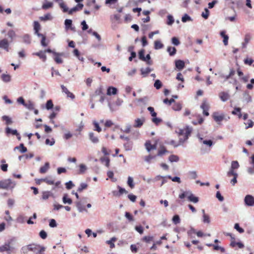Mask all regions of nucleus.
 Here are the masks:
<instances>
[{
	"instance_id": "obj_35",
	"label": "nucleus",
	"mask_w": 254,
	"mask_h": 254,
	"mask_svg": "<svg viewBox=\"0 0 254 254\" xmlns=\"http://www.w3.org/2000/svg\"><path fill=\"white\" fill-rule=\"evenodd\" d=\"M188 200L190 201H191V202H192L193 203H197L199 201V198L198 197L194 196L192 193L191 194H190V195L189 196V198L188 199Z\"/></svg>"
},
{
	"instance_id": "obj_25",
	"label": "nucleus",
	"mask_w": 254,
	"mask_h": 254,
	"mask_svg": "<svg viewBox=\"0 0 254 254\" xmlns=\"http://www.w3.org/2000/svg\"><path fill=\"white\" fill-rule=\"evenodd\" d=\"M191 194V192L190 191H185L183 193L179 194V197L181 199H183L185 197H187L188 199L189 198V196Z\"/></svg>"
},
{
	"instance_id": "obj_29",
	"label": "nucleus",
	"mask_w": 254,
	"mask_h": 254,
	"mask_svg": "<svg viewBox=\"0 0 254 254\" xmlns=\"http://www.w3.org/2000/svg\"><path fill=\"white\" fill-rule=\"evenodd\" d=\"M116 241L117 238L115 237H113L110 240L107 241L106 243L110 245V248L113 249L115 247L114 242H116Z\"/></svg>"
},
{
	"instance_id": "obj_7",
	"label": "nucleus",
	"mask_w": 254,
	"mask_h": 254,
	"mask_svg": "<svg viewBox=\"0 0 254 254\" xmlns=\"http://www.w3.org/2000/svg\"><path fill=\"white\" fill-rule=\"evenodd\" d=\"M145 121V120L144 117L135 119L133 127H140L143 125Z\"/></svg>"
},
{
	"instance_id": "obj_46",
	"label": "nucleus",
	"mask_w": 254,
	"mask_h": 254,
	"mask_svg": "<svg viewBox=\"0 0 254 254\" xmlns=\"http://www.w3.org/2000/svg\"><path fill=\"white\" fill-rule=\"evenodd\" d=\"M173 222L175 224H178L180 223V218L178 215H175L173 216L172 219Z\"/></svg>"
},
{
	"instance_id": "obj_4",
	"label": "nucleus",
	"mask_w": 254,
	"mask_h": 254,
	"mask_svg": "<svg viewBox=\"0 0 254 254\" xmlns=\"http://www.w3.org/2000/svg\"><path fill=\"white\" fill-rule=\"evenodd\" d=\"M200 107L203 110V114L205 116H208L209 115L208 110L210 108V106L206 99L203 100Z\"/></svg>"
},
{
	"instance_id": "obj_34",
	"label": "nucleus",
	"mask_w": 254,
	"mask_h": 254,
	"mask_svg": "<svg viewBox=\"0 0 254 254\" xmlns=\"http://www.w3.org/2000/svg\"><path fill=\"white\" fill-rule=\"evenodd\" d=\"M151 70L149 67H147L145 69L142 68L141 69V75H142L143 77H145L151 72Z\"/></svg>"
},
{
	"instance_id": "obj_49",
	"label": "nucleus",
	"mask_w": 254,
	"mask_h": 254,
	"mask_svg": "<svg viewBox=\"0 0 254 254\" xmlns=\"http://www.w3.org/2000/svg\"><path fill=\"white\" fill-rule=\"evenodd\" d=\"M172 108L175 111H179L182 109V105L179 103H175Z\"/></svg>"
},
{
	"instance_id": "obj_39",
	"label": "nucleus",
	"mask_w": 254,
	"mask_h": 254,
	"mask_svg": "<svg viewBox=\"0 0 254 254\" xmlns=\"http://www.w3.org/2000/svg\"><path fill=\"white\" fill-rule=\"evenodd\" d=\"M63 202L65 203H68L69 204H70L72 203V200L70 198L67 197V196L66 194L64 195L63 198Z\"/></svg>"
},
{
	"instance_id": "obj_14",
	"label": "nucleus",
	"mask_w": 254,
	"mask_h": 254,
	"mask_svg": "<svg viewBox=\"0 0 254 254\" xmlns=\"http://www.w3.org/2000/svg\"><path fill=\"white\" fill-rule=\"evenodd\" d=\"M46 2L44 3L42 5V8L44 10H47L48 9L52 8L54 5V3L52 1H48V0H45Z\"/></svg>"
},
{
	"instance_id": "obj_16",
	"label": "nucleus",
	"mask_w": 254,
	"mask_h": 254,
	"mask_svg": "<svg viewBox=\"0 0 254 254\" xmlns=\"http://www.w3.org/2000/svg\"><path fill=\"white\" fill-rule=\"evenodd\" d=\"M232 114L237 116L239 119L242 118L241 109L239 107H235L234 110L232 111Z\"/></svg>"
},
{
	"instance_id": "obj_44",
	"label": "nucleus",
	"mask_w": 254,
	"mask_h": 254,
	"mask_svg": "<svg viewBox=\"0 0 254 254\" xmlns=\"http://www.w3.org/2000/svg\"><path fill=\"white\" fill-rule=\"evenodd\" d=\"M88 185L85 183H81L77 189L78 192H81L83 190L87 188Z\"/></svg>"
},
{
	"instance_id": "obj_30",
	"label": "nucleus",
	"mask_w": 254,
	"mask_h": 254,
	"mask_svg": "<svg viewBox=\"0 0 254 254\" xmlns=\"http://www.w3.org/2000/svg\"><path fill=\"white\" fill-rule=\"evenodd\" d=\"M167 52L169 53L170 56H173L176 54L177 50L175 47H168Z\"/></svg>"
},
{
	"instance_id": "obj_51",
	"label": "nucleus",
	"mask_w": 254,
	"mask_h": 254,
	"mask_svg": "<svg viewBox=\"0 0 254 254\" xmlns=\"http://www.w3.org/2000/svg\"><path fill=\"white\" fill-rule=\"evenodd\" d=\"M227 175L228 177H230L231 176L235 177L238 176V174L234 170L230 169L227 172Z\"/></svg>"
},
{
	"instance_id": "obj_56",
	"label": "nucleus",
	"mask_w": 254,
	"mask_h": 254,
	"mask_svg": "<svg viewBox=\"0 0 254 254\" xmlns=\"http://www.w3.org/2000/svg\"><path fill=\"white\" fill-rule=\"evenodd\" d=\"M174 22V19L172 15H168L167 16V23L168 25H172Z\"/></svg>"
},
{
	"instance_id": "obj_28",
	"label": "nucleus",
	"mask_w": 254,
	"mask_h": 254,
	"mask_svg": "<svg viewBox=\"0 0 254 254\" xmlns=\"http://www.w3.org/2000/svg\"><path fill=\"white\" fill-rule=\"evenodd\" d=\"M164 47V45L161 43L160 41L156 40L154 42V49L156 50H159L162 49Z\"/></svg>"
},
{
	"instance_id": "obj_38",
	"label": "nucleus",
	"mask_w": 254,
	"mask_h": 254,
	"mask_svg": "<svg viewBox=\"0 0 254 254\" xmlns=\"http://www.w3.org/2000/svg\"><path fill=\"white\" fill-rule=\"evenodd\" d=\"M59 5H60V7L62 9H63V11L64 12H68V11H69L68 8L67 7V6L66 5V4L64 2H60Z\"/></svg>"
},
{
	"instance_id": "obj_31",
	"label": "nucleus",
	"mask_w": 254,
	"mask_h": 254,
	"mask_svg": "<svg viewBox=\"0 0 254 254\" xmlns=\"http://www.w3.org/2000/svg\"><path fill=\"white\" fill-rule=\"evenodd\" d=\"M1 78L3 81L5 82H8L10 81L11 76L9 74H2L1 76Z\"/></svg>"
},
{
	"instance_id": "obj_17",
	"label": "nucleus",
	"mask_w": 254,
	"mask_h": 254,
	"mask_svg": "<svg viewBox=\"0 0 254 254\" xmlns=\"http://www.w3.org/2000/svg\"><path fill=\"white\" fill-rule=\"evenodd\" d=\"M2 252H9L12 249V247L10 246V243L8 242L7 243L4 244L3 246H1Z\"/></svg>"
},
{
	"instance_id": "obj_11",
	"label": "nucleus",
	"mask_w": 254,
	"mask_h": 254,
	"mask_svg": "<svg viewBox=\"0 0 254 254\" xmlns=\"http://www.w3.org/2000/svg\"><path fill=\"white\" fill-rule=\"evenodd\" d=\"M167 153H168V151L166 147L164 145H160L158 150L157 156H162Z\"/></svg>"
},
{
	"instance_id": "obj_2",
	"label": "nucleus",
	"mask_w": 254,
	"mask_h": 254,
	"mask_svg": "<svg viewBox=\"0 0 254 254\" xmlns=\"http://www.w3.org/2000/svg\"><path fill=\"white\" fill-rule=\"evenodd\" d=\"M213 119L218 124L220 125L221 122L225 119V115L223 113H220L218 112H214L212 115Z\"/></svg>"
},
{
	"instance_id": "obj_57",
	"label": "nucleus",
	"mask_w": 254,
	"mask_h": 254,
	"mask_svg": "<svg viewBox=\"0 0 254 254\" xmlns=\"http://www.w3.org/2000/svg\"><path fill=\"white\" fill-rule=\"evenodd\" d=\"M203 222L205 223H209L210 221V218L208 215L207 214H204L203 215Z\"/></svg>"
},
{
	"instance_id": "obj_33",
	"label": "nucleus",
	"mask_w": 254,
	"mask_h": 254,
	"mask_svg": "<svg viewBox=\"0 0 254 254\" xmlns=\"http://www.w3.org/2000/svg\"><path fill=\"white\" fill-rule=\"evenodd\" d=\"M61 55V54L57 53H54V55L55 56L54 60L57 64H62L63 62V60L60 57Z\"/></svg>"
},
{
	"instance_id": "obj_48",
	"label": "nucleus",
	"mask_w": 254,
	"mask_h": 254,
	"mask_svg": "<svg viewBox=\"0 0 254 254\" xmlns=\"http://www.w3.org/2000/svg\"><path fill=\"white\" fill-rule=\"evenodd\" d=\"M41 180H43V182H45L48 185H52L55 184L54 180L50 179H49L48 178H44V179H42Z\"/></svg>"
},
{
	"instance_id": "obj_21",
	"label": "nucleus",
	"mask_w": 254,
	"mask_h": 254,
	"mask_svg": "<svg viewBox=\"0 0 254 254\" xmlns=\"http://www.w3.org/2000/svg\"><path fill=\"white\" fill-rule=\"evenodd\" d=\"M76 206L78 209V210L80 212H82L83 211H87V210L85 209V207L83 205L81 202L80 201H78L75 202Z\"/></svg>"
},
{
	"instance_id": "obj_9",
	"label": "nucleus",
	"mask_w": 254,
	"mask_h": 254,
	"mask_svg": "<svg viewBox=\"0 0 254 254\" xmlns=\"http://www.w3.org/2000/svg\"><path fill=\"white\" fill-rule=\"evenodd\" d=\"M9 43L8 40L6 39H3L0 41V48L4 49L7 52L9 51Z\"/></svg>"
},
{
	"instance_id": "obj_58",
	"label": "nucleus",
	"mask_w": 254,
	"mask_h": 254,
	"mask_svg": "<svg viewBox=\"0 0 254 254\" xmlns=\"http://www.w3.org/2000/svg\"><path fill=\"white\" fill-rule=\"evenodd\" d=\"M245 64L251 65L254 62V60L251 58H246L244 60Z\"/></svg>"
},
{
	"instance_id": "obj_27",
	"label": "nucleus",
	"mask_w": 254,
	"mask_h": 254,
	"mask_svg": "<svg viewBox=\"0 0 254 254\" xmlns=\"http://www.w3.org/2000/svg\"><path fill=\"white\" fill-rule=\"evenodd\" d=\"M100 161L102 163H104L106 167H109L110 166V159L108 157H103L101 158Z\"/></svg>"
},
{
	"instance_id": "obj_19",
	"label": "nucleus",
	"mask_w": 254,
	"mask_h": 254,
	"mask_svg": "<svg viewBox=\"0 0 254 254\" xmlns=\"http://www.w3.org/2000/svg\"><path fill=\"white\" fill-rule=\"evenodd\" d=\"M117 93V89L115 87L110 86L107 89V94L108 95H116Z\"/></svg>"
},
{
	"instance_id": "obj_24",
	"label": "nucleus",
	"mask_w": 254,
	"mask_h": 254,
	"mask_svg": "<svg viewBox=\"0 0 254 254\" xmlns=\"http://www.w3.org/2000/svg\"><path fill=\"white\" fill-rule=\"evenodd\" d=\"M89 136L90 140L94 143H96L98 142L99 139L96 136L94 133L90 132L89 134Z\"/></svg>"
},
{
	"instance_id": "obj_13",
	"label": "nucleus",
	"mask_w": 254,
	"mask_h": 254,
	"mask_svg": "<svg viewBox=\"0 0 254 254\" xmlns=\"http://www.w3.org/2000/svg\"><path fill=\"white\" fill-rule=\"evenodd\" d=\"M219 97L223 102H226L230 98L229 94L226 92H220Z\"/></svg>"
},
{
	"instance_id": "obj_60",
	"label": "nucleus",
	"mask_w": 254,
	"mask_h": 254,
	"mask_svg": "<svg viewBox=\"0 0 254 254\" xmlns=\"http://www.w3.org/2000/svg\"><path fill=\"white\" fill-rule=\"evenodd\" d=\"M209 11L207 9H205V12H203L201 14V16L205 19H207L209 16Z\"/></svg>"
},
{
	"instance_id": "obj_10",
	"label": "nucleus",
	"mask_w": 254,
	"mask_h": 254,
	"mask_svg": "<svg viewBox=\"0 0 254 254\" xmlns=\"http://www.w3.org/2000/svg\"><path fill=\"white\" fill-rule=\"evenodd\" d=\"M33 55L38 56L43 62H45L47 60V56L44 51H40L38 52L34 53Z\"/></svg>"
},
{
	"instance_id": "obj_53",
	"label": "nucleus",
	"mask_w": 254,
	"mask_h": 254,
	"mask_svg": "<svg viewBox=\"0 0 254 254\" xmlns=\"http://www.w3.org/2000/svg\"><path fill=\"white\" fill-rule=\"evenodd\" d=\"M64 24L66 29H69L72 25V20L70 19H66L64 21Z\"/></svg>"
},
{
	"instance_id": "obj_26",
	"label": "nucleus",
	"mask_w": 254,
	"mask_h": 254,
	"mask_svg": "<svg viewBox=\"0 0 254 254\" xmlns=\"http://www.w3.org/2000/svg\"><path fill=\"white\" fill-rule=\"evenodd\" d=\"M15 149L19 150L21 153H25L27 150V148L24 146L23 143H21L19 146H16L14 148V150Z\"/></svg>"
},
{
	"instance_id": "obj_18",
	"label": "nucleus",
	"mask_w": 254,
	"mask_h": 254,
	"mask_svg": "<svg viewBox=\"0 0 254 254\" xmlns=\"http://www.w3.org/2000/svg\"><path fill=\"white\" fill-rule=\"evenodd\" d=\"M38 37H40L42 38L41 41V45L44 47H47L49 44V41H47L46 36L42 34H39Z\"/></svg>"
},
{
	"instance_id": "obj_36",
	"label": "nucleus",
	"mask_w": 254,
	"mask_h": 254,
	"mask_svg": "<svg viewBox=\"0 0 254 254\" xmlns=\"http://www.w3.org/2000/svg\"><path fill=\"white\" fill-rule=\"evenodd\" d=\"M251 39V35L250 34H246L245 36V42L243 44V47H245L246 45L250 42Z\"/></svg>"
},
{
	"instance_id": "obj_5",
	"label": "nucleus",
	"mask_w": 254,
	"mask_h": 254,
	"mask_svg": "<svg viewBox=\"0 0 254 254\" xmlns=\"http://www.w3.org/2000/svg\"><path fill=\"white\" fill-rule=\"evenodd\" d=\"M157 144V141H156L154 144H152L151 141L148 140L146 141L144 145L147 151L150 152L151 150L156 149Z\"/></svg>"
},
{
	"instance_id": "obj_63",
	"label": "nucleus",
	"mask_w": 254,
	"mask_h": 254,
	"mask_svg": "<svg viewBox=\"0 0 254 254\" xmlns=\"http://www.w3.org/2000/svg\"><path fill=\"white\" fill-rule=\"evenodd\" d=\"M247 126L246 127V129L248 128L252 127L254 126V123L251 120H249L247 123H245Z\"/></svg>"
},
{
	"instance_id": "obj_47",
	"label": "nucleus",
	"mask_w": 254,
	"mask_h": 254,
	"mask_svg": "<svg viewBox=\"0 0 254 254\" xmlns=\"http://www.w3.org/2000/svg\"><path fill=\"white\" fill-rule=\"evenodd\" d=\"M6 132L7 133H11L13 135H18L17 131L16 129L12 130L8 127L6 128Z\"/></svg>"
},
{
	"instance_id": "obj_37",
	"label": "nucleus",
	"mask_w": 254,
	"mask_h": 254,
	"mask_svg": "<svg viewBox=\"0 0 254 254\" xmlns=\"http://www.w3.org/2000/svg\"><path fill=\"white\" fill-rule=\"evenodd\" d=\"M240 167L239 164L237 161H233L231 163V169L234 170L238 169Z\"/></svg>"
},
{
	"instance_id": "obj_62",
	"label": "nucleus",
	"mask_w": 254,
	"mask_h": 254,
	"mask_svg": "<svg viewBox=\"0 0 254 254\" xmlns=\"http://www.w3.org/2000/svg\"><path fill=\"white\" fill-rule=\"evenodd\" d=\"M142 240L146 243H149L150 241H153V237L152 236H145L143 238Z\"/></svg>"
},
{
	"instance_id": "obj_1",
	"label": "nucleus",
	"mask_w": 254,
	"mask_h": 254,
	"mask_svg": "<svg viewBox=\"0 0 254 254\" xmlns=\"http://www.w3.org/2000/svg\"><path fill=\"white\" fill-rule=\"evenodd\" d=\"M15 186L14 182L11 180L5 179L0 181V189L4 190H12Z\"/></svg>"
},
{
	"instance_id": "obj_3",
	"label": "nucleus",
	"mask_w": 254,
	"mask_h": 254,
	"mask_svg": "<svg viewBox=\"0 0 254 254\" xmlns=\"http://www.w3.org/2000/svg\"><path fill=\"white\" fill-rule=\"evenodd\" d=\"M192 131V129L189 127H187L184 129H180L179 132V134L180 135L184 136V140H187L189 136L190 135L191 132Z\"/></svg>"
},
{
	"instance_id": "obj_32",
	"label": "nucleus",
	"mask_w": 254,
	"mask_h": 254,
	"mask_svg": "<svg viewBox=\"0 0 254 254\" xmlns=\"http://www.w3.org/2000/svg\"><path fill=\"white\" fill-rule=\"evenodd\" d=\"M39 19L41 21H45L51 20L52 19V17L51 15L50 14V13H47L43 16L40 17Z\"/></svg>"
},
{
	"instance_id": "obj_43",
	"label": "nucleus",
	"mask_w": 254,
	"mask_h": 254,
	"mask_svg": "<svg viewBox=\"0 0 254 254\" xmlns=\"http://www.w3.org/2000/svg\"><path fill=\"white\" fill-rule=\"evenodd\" d=\"M127 185L131 188L133 189L134 187L133 179L131 177H128L127 179Z\"/></svg>"
},
{
	"instance_id": "obj_40",
	"label": "nucleus",
	"mask_w": 254,
	"mask_h": 254,
	"mask_svg": "<svg viewBox=\"0 0 254 254\" xmlns=\"http://www.w3.org/2000/svg\"><path fill=\"white\" fill-rule=\"evenodd\" d=\"M144 53L145 51L144 49L141 50L138 53L139 59L142 61H145Z\"/></svg>"
},
{
	"instance_id": "obj_52",
	"label": "nucleus",
	"mask_w": 254,
	"mask_h": 254,
	"mask_svg": "<svg viewBox=\"0 0 254 254\" xmlns=\"http://www.w3.org/2000/svg\"><path fill=\"white\" fill-rule=\"evenodd\" d=\"M154 86L157 89H159L162 86V84L159 79H157L155 81Z\"/></svg>"
},
{
	"instance_id": "obj_59",
	"label": "nucleus",
	"mask_w": 254,
	"mask_h": 254,
	"mask_svg": "<svg viewBox=\"0 0 254 254\" xmlns=\"http://www.w3.org/2000/svg\"><path fill=\"white\" fill-rule=\"evenodd\" d=\"M102 94H103V89L101 87L97 88L95 91V95L96 96L101 95Z\"/></svg>"
},
{
	"instance_id": "obj_41",
	"label": "nucleus",
	"mask_w": 254,
	"mask_h": 254,
	"mask_svg": "<svg viewBox=\"0 0 254 254\" xmlns=\"http://www.w3.org/2000/svg\"><path fill=\"white\" fill-rule=\"evenodd\" d=\"M2 120L5 121V123L7 125H10L12 122L11 119L7 116H3L2 117Z\"/></svg>"
},
{
	"instance_id": "obj_8",
	"label": "nucleus",
	"mask_w": 254,
	"mask_h": 254,
	"mask_svg": "<svg viewBox=\"0 0 254 254\" xmlns=\"http://www.w3.org/2000/svg\"><path fill=\"white\" fill-rule=\"evenodd\" d=\"M61 88L62 89V91L66 94L67 97H69L71 99H74L75 98L74 95L72 93L70 92L64 85H61Z\"/></svg>"
},
{
	"instance_id": "obj_55",
	"label": "nucleus",
	"mask_w": 254,
	"mask_h": 254,
	"mask_svg": "<svg viewBox=\"0 0 254 254\" xmlns=\"http://www.w3.org/2000/svg\"><path fill=\"white\" fill-rule=\"evenodd\" d=\"M152 121L156 125H158L162 121V120L161 119L158 118L156 117H155L152 118Z\"/></svg>"
},
{
	"instance_id": "obj_12",
	"label": "nucleus",
	"mask_w": 254,
	"mask_h": 254,
	"mask_svg": "<svg viewBox=\"0 0 254 254\" xmlns=\"http://www.w3.org/2000/svg\"><path fill=\"white\" fill-rule=\"evenodd\" d=\"M175 66L178 70H181L185 67V64L183 61L178 60L175 61Z\"/></svg>"
},
{
	"instance_id": "obj_50",
	"label": "nucleus",
	"mask_w": 254,
	"mask_h": 254,
	"mask_svg": "<svg viewBox=\"0 0 254 254\" xmlns=\"http://www.w3.org/2000/svg\"><path fill=\"white\" fill-rule=\"evenodd\" d=\"M132 145V144L131 142L127 141V143L124 144V146L126 150L128 151L131 149Z\"/></svg>"
},
{
	"instance_id": "obj_20",
	"label": "nucleus",
	"mask_w": 254,
	"mask_h": 254,
	"mask_svg": "<svg viewBox=\"0 0 254 254\" xmlns=\"http://www.w3.org/2000/svg\"><path fill=\"white\" fill-rule=\"evenodd\" d=\"M41 29V25L38 21L34 22V30L35 33L38 36V34H40L39 31Z\"/></svg>"
},
{
	"instance_id": "obj_61",
	"label": "nucleus",
	"mask_w": 254,
	"mask_h": 254,
	"mask_svg": "<svg viewBox=\"0 0 254 254\" xmlns=\"http://www.w3.org/2000/svg\"><path fill=\"white\" fill-rule=\"evenodd\" d=\"M135 229L140 234H142L143 233V228L141 225L136 226L135 227Z\"/></svg>"
},
{
	"instance_id": "obj_45",
	"label": "nucleus",
	"mask_w": 254,
	"mask_h": 254,
	"mask_svg": "<svg viewBox=\"0 0 254 254\" xmlns=\"http://www.w3.org/2000/svg\"><path fill=\"white\" fill-rule=\"evenodd\" d=\"M53 103L52 100H49L47 101L46 104V108L47 110L51 109L53 108Z\"/></svg>"
},
{
	"instance_id": "obj_54",
	"label": "nucleus",
	"mask_w": 254,
	"mask_h": 254,
	"mask_svg": "<svg viewBox=\"0 0 254 254\" xmlns=\"http://www.w3.org/2000/svg\"><path fill=\"white\" fill-rule=\"evenodd\" d=\"M147 110L150 112V114L153 117H155L157 116V113L154 111V109L152 107H149Z\"/></svg>"
},
{
	"instance_id": "obj_15",
	"label": "nucleus",
	"mask_w": 254,
	"mask_h": 254,
	"mask_svg": "<svg viewBox=\"0 0 254 254\" xmlns=\"http://www.w3.org/2000/svg\"><path fill=\"white\" fill-rule=\"evenodd\" d=\"M50 168V164L49 162L45 163L43 166H42L39 169V172L41 174L46 173Z\"/></svg>"
},
{
	"instance_id": "obj_42",
	"label": "nucleus",
	"mask_w": 254,
	"mask_h": 254,
	"mask_svg": "<svg viewBox=\"0 0 254 254\" xmlns=\"http://www.w3.org/2000/svg\"><path fill=\"white\" fill-rule=\"evenodd\" d=\"M169 160L170 162H178L179 160V158L178 156L175 155H171L169 157Z\"/></svg>"
},
{
	"instance_id": "obj_23",
	"label": "nucleus",
	"mask_w": 254,
	"mask_h": 254,
	"mask_svg": "<svg viewBox=\"0 0 254 254\" xmlns=\"http://www.w3.org/2000/svg\"><path fill=\"white\" fill-rule=\"evenodd\" d=\"M22 41L27 44H29L31 43V37L28 34H25L24 35H23L22 37Z\"/></svg>"
},
{
	"instance_id": "obj_64",
	"label": "nucleus",
	"mask_w": 254,
	"mask_h": 254,
	"mask_svg": "<svg viewBox=\"0 0 254 254\" xmlns=\"http://www.w3.org/2000/svg\"><path fill=\"white\" fill-rule=\"evenodd\" d=\"M172 42L175 46H178L180 44L179 39L175 37L172 38Z\"/></svg>"
},
{
	"instance_id": "obj_22",
	"label": "nucleus",
	"mask_w": 254,
	"mask_h": 254,
	"mask_svg": "<svg viewBox=\"0 0 254 254\" xmlns=\"http://www.w3.org/2000/svg\"><path fill=\"white\" fill-rule=\"evenodd\" d=\"M220 35L223 38V43L225 46H227L228 44V39L229 37L228 35H226L225 32L224 31H222L220 32Z\"/></svg>"
},
{
	"instance_id": "obj_6",
	"label": "nucleus",
	"mask_w": 254,
	"mask_h": 254,
	"mask_svg": "<svg viewBox=\"0 0 254 254\" xmlns=\"http://www.w3.org/2000/svg\"><path fill=\"white\" fill-rule=\"evenodd\" d=\"M245 203L248 206L254 205V197L251 195H247L245 198Z\"/></svg>"
}]
</instances>
